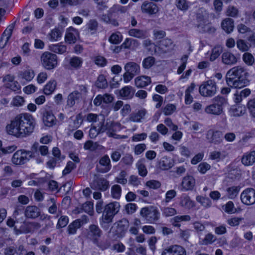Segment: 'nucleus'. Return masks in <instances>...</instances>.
I'll return each instance as SVG.
<instances>
[{"label": "nucleus", "instance_id": "obj_54", "mask_svg": "<svg viewBox=\"0 0 255 255\" xmlns=\"http://www.w3.org/2000/svg\"><path fill=\"white\" fill-rule=\"evenodd\" d=\"M222 51V48L220 46H217L214 47L212 49V53L210 55V61H213L215 60L220 56Z\"/></svg>", "mask_w": 255, "mask_h": 255}, {"label": "nucleus", "instance_id": "obj_18", "mask_svg": "<svg viewBox=\"0 0 255 255\" xmlns=\"http://www.w3.org/2000/svg\"><path fill=\"white\" fill-rule=\"evenodd\" d=\"M79 35L78 30L73 27H70L66 30L65 35V40L66 42L69 44L74 43L79 37Z\"/></svg>", "mask_w": 255, "mask_h": 255}, {"label": "nucleus", "instance_id": "obj_25", "mask_svg": "<svg viewBox=\"0 0 255 255\" xmlns=\"http://www.w3.org/2000/svg\"><path fill=\"white\" fill-rule=\"evenodd\" d=\"M241 162L245 166H251L255 162V150L244 154L241 159Z\"/></svg>", "mask_w": 255, "mask_h": 255}, {"label": "nucleus", "instance_id": "obj_52", "mask_svg": "<svg viewBox=\"0 0 255 255\" xmlns=\"http://www.w3.org/2000/svg\"><path fill=\"white\" fill-rule=\"evenodd\" d=\"M178 237L185 242H188L190 236V230L189 229L182 230L180 229L178 231Z\"/></svg>", "mask_w": 255, "mask_h": 255}, {"label": "nucleus", "instance_id": "obj_9", "mask_svg": "<svg viewBox=\"0 0 255 255\" xmlns=\"http://www.w3.org/2000/svg\"><path fill=\"white\" fill-rule=\"evenodd\" d=\"M41 61L45 68L48 70L52 69L57 65V56L50 52H45L41 56Z\"/></svg>", "mask_w": 255, "mask_h": 255}, {"label": "nucleus", "instance_id": "obj_39", "mask_svg": "<svg viewBox=\"0 0 255 255\" xmlns=\"http://www.w3.org/2000/svg\"><path fill=\"white\" fill-rule=\"evenodd\" d=\"M180 205L186 209H191L194 207V203L190 198L186 195H182L181 197Z\"/></svg>", "mask_w": 255, "mask_h": 255}, {"label": "nucleus", "instance_id": "obj_40", "mask_svg": "<svg viewBox=\"0 0 255 255\" xmlns=\"http://www.w3.org/2000/svg\"><path fill=\"white\" fill-rule=\"evenodd\" d=\"M246 110L245 106H234L230 110V112L233 116L239 117L243 115L246 113Z\"/></svg>", "mask_w": 255, "mask_h": 255}, {"label": "nucleus", "instance_id": "obj_47", "mask_svg": "<svg viewBox=\"0 0 255 255\" xmlns=\"http://www.w3.org/2000/svg\"><path fill=\"white\" fill-rule=\"evenodd\" d=\"M136 166L138 169V174L142 177H145L147 174V171L143 163V160L140 159L137 161Z\"/></svg>", "mask_w": 255, "mask_h": 255}, {"label": "nucleus", "instance_id": "obj_43", "mask_svg": "<svg viewBox=\"0 0 255 255\" xmlns=\"http://www.w3.org/2000/svg\"><path fill=\"white\" fill-rule=\"evenodd\" d=\"M56 87V82L55 80L50 81L44 87L43 92L45 95H49L55 90Z\"/></svg>", "mask_w": 255, "mask_h": 255}, {"label": "nucleus", "instance_id": "obj_31", "mask_svg": "<svg viewBox=\"0 0 255 255\" xmlns=\"http://www.w3.org/2000/svg\"><path fill=\"white\" fill-rule=\"evenodd\" d=\"M43 121L45 126L50 127L56 124V119L50 112L46 111L43 114Z\"/></svg>", "mask_w": 255, "mask_h": 255}, {"label": "nucleus", "instance_id": "obj_51", "mask_svg": "<svg viewBox=\"0 0 255 255\" xmlns=\"http://www.w3.org/2000/svg\"><path fill=\"white\" fill-rule=\"evenodd\" d=\"M99 146L100 145L97 142L92 140H88L85 143L84 148L86 150L94 151L97 149Z\"/></svg>", "mask_w": 255, "mask_h": 255}, {"label": "nucleus", "instance_id": "obj_20", "mask_svg": "<svg viewBox=\"0 0 255 255\" xmlns=\"http://www.w3.org/2000/svg\"><path fill=\"white\" fill-rule=\"evenodd\" d=\"M100 165L102 168L97 167L98 171L101 173H106L109 171L112 167L110 159L108 155H105L99 160Z\"/></svg>", "mask_w": 255, "mask_h": 255}, {"label": "nucleus", "instance_id": "obj_49", "mask_svg": "<svg viewBox=\"0 0 255 255\" xmlns=\"http://www.w3.org/2000/svg\"><path fill=\"white\" fill-rule=\"evenodd\" d=\"M82 63L83 60L82 58L76 56L71 58L69 62L70 66L76 69L81 67Z\"/></svg>", "mask_w": 255, "mask_h": 255}, {"label": "nucleus", "instance_id": "obj_8", "mask_svg": "<svg viewBox=\"0 0 255 255\" xmlns=\"http://www.w3.org/2000/svg\"><path fill=\"white\" fill-rule=\"evenodd\" d=\"M126 72L124 74V80L127 83L131 80L135 75L140 73V66L134 62L126 63L124 67Z\"/></svg>", "mask_w": 255, "mask_h": 255}, {"label": "nucleus", "instance_id": "obj_23", "mask_svg": "<svg viewBox=\"0 0 255 255\" xmlns=\"http://www.w3.org/2000/svg\"><path fill=\"white\" fill-rule=\"evenodd\" d=\"M195 185V180L192 176H186L181 183L182 190L189 191L193 189Z\"/></svg>", "mask_w": 255, "mask_h": 255}, {"label": "nucleus", "instance_id": "obj_19", "mask_svg": "<svg viewBox=\"0 0 255 255\" xmlns=\"http://www.w3.org/2000/svg\"><path fill=\"white\" fill-rule=\"evenodd\" d=\"M174 47L172 40L169 38H165L160 41L159 49L162 53H166L171 51Z\"/></svg>", "mask_w": 255, "mask_h": 255}, {"label": "nucleus", "instance_id": "obj_34", "mask_svg": "<svg viewBox=\"0 0 255 255\" xmlns=\"http://www.w3.org/2000/svg\"><path fill=\"white\" fill-rule=\"evenodd\" d=\"M251 90L249 88H246L241 91L240 92L237 91L234 94V102L236 103H240L241 102L243 98H246L251 94Z\"/></svg>", "mask_w": 255, "mask_h": 255}, {"label": "nucleus", "instance_id": "obj_17", "mask_svg": "<svg viewBox=\"0 0 255 255\" xmlns=\"http://www.w3.org/2000/svg\"><path fill=\"white\" fill-rule=\"evenodd\" d=\"M141 10L143 13L152 15L158 12L159 8L156 4L152 2L145 1L142 3L141 6Z\"/></svg>", "mask_w": 255, "mask_h": 255}, {"label": "nucleus", "instance_id": "obj_38", "mask_svg": "<svg viewBox=\"0 0 255 255\" xmlns=\"http://www.w3.org/2000/svg\"><path fill=\"white\" fill-rule=\"evenodd\" d=\"M146 111L145 110H140L137 112L132 113L130 115L129 119V121L133 122H140L145 115Z\"/></svg>", "mask_w": 255, "mask_h": 255}, {"label": "nucleus", "instance_id": "obj_4", "mask_svg": "<svg viewBox=\"0 0 255 255\" xmlns=\"http://www.w3.org/2000/svg\"><path fill=\"white\" fill-rule=\"evenodd\" d=\"M208 14L205 9L201 8L197 13V19L198 24L197 27L201 32H214L215 28L211 27L208 20Z\"/></svg>", "mask_w": 255, "mask_h": 255}, {"label": "nucleus", "instance_id": "obj_58", "mask_svg": "<svg viewBox=\"0 0 255 255\" xmlns=\"http://www.w3.org/2000/svg\"><path fill=\"white\" fill-rule=\"evenodd\" d=\"M127 175V173L125 170L121 171L119 176L116 178V182L122 185L126 184L128 181L126 178Z\"/></svg>", "mask_w": 255, "mask_h": 255}, {"label": "nucleus", "instance_id": "obj_46", "mask_svg": "<svg viewBox=\"0 0 255 255\" xmlns=\"http://www.w3.org/2000/svg\"><path fill=\"white\" fill-rule=\"evenodd\" d=\"M62 35L60 30L58 28H54L48 34L47 37L51 41H57Z\"/></svg>", "mask_w": 255, "mask_h": 255}, {"label": "nucleus", "instance_id": "obj_57", "mask_svg": "<svg viewBox=\"0 0 255 255\" xmlns=\"http://www.w3.org/2000/svg\"><path fill=\"white\" fill-rule=\"evenodd\" d=\"M196 200L205 207L207 208L211 206V201L208 198L198 196L196 197Z\"/></svg>", "mask_w": 255, "mask_h": 255}, {"label": "nucleus", "instance_id": "obj_3", "mask_svg": "<svg viewBox=\"0 0 255 255\" xmlns=\"http://www.w3.org/2000/svg\"><path fill=\"white\" fill-rule=\"evenodd\" d=\"M212 103L206 106L205 112L208 115L219 116L224 113V107L227 104V100L221 96L214 97Z\"/></svg>", "mask_w": 255, "mask_h": 255}, {"label": "nucleus", "instance_id": "obj_33", "mask_svg": "<svg viewBox=\"0 0 255 255\" xmlns=\"http://www.w3.org/2000/svg\"><path fill=\"white\" fill-rule=\"evenodd\" d=\"M128 34L129 36L139 39H145L148 35L146 30L136 28H132L128 30Z\"/></svg>", "mask_w": 255, "mask_h": 255}, {"label": "nucleus", "instance_id": "obj_64", "mask_svg": "<svg viewBox=\"0 0 255 255\" xmlns=\"http://www.w3.org/2000/svg\"><path fill=\"white\" fill-rule=\"evenodd\" d=\"M76 168V165L72 161L67 162V165L62 172L63 175H66L70 173L72 170Z\"/></svg>", "mask_w": 255, "mask_h": 255}, {"label": "nucleus", "instance_id": "obj_59", "mask_svg": "<svg viewBox=\"0 0 255 255\" xmlns=\"http://www.w3.org/2000/svg\"><path fill=\"white\" fill-rule=\"evenodd\" d=\"M247 106L251 115L255 118V97L249 101Z\"/></svg>", "mask_w": 255, "mask_h": 255}, {"label": "nucleus", "instance_id": "obj_41", "mask_svg": "<svg viewBox=\"0 0 255 255\" xmlns=\"http://www.w3.org/2000/svg\"><path fill=\"white\" fill-rule=\"evenodd\" d=\"M226 156L227 154L225 151L220 152L219 151L215 150L210 153L209 158L211 160H214L219 162L224 159Z\"/></svg>", "mask_w": 255, "mask_h": 255}, {"label": "nucleus", "instance_id": "obj_30", "mask_svg": "<svg viewBox=\"0 0 255 255\" xmlns=\"http://www.w3.org/2000/svg\"><path fill=\"white\" fill-rule=\"evenodd\" d=\"M82 226L81 221L80 219H77L71 223L67 229V233L69 235H74L77 233V230Z\"/></svg>", "mask_w": 255, "mask_h": 255}, {"label": "nucleus", "instance_id": "obj_22", "mask_svg": "<svg viewBox=\"0 0 255 255\" xmlns=\"http://www.w3.org/2000/svg\"><path fill=\"white\" fill-rule=\"evenodd\" d=\"M174 164V160L171 157L164 156L158 162V167L162 170H167L171 168Z\"/></svg>", "mask_w": 255, "mask_h": 255}, {"label": "nucleus", "instance_id": "obj_63", "mask_svg": "<svg viewBox=\"0 0 255 255\" xmlns=\"http://www.w3.org/2000/svg\"><path fill=\"white\" fill-rule=\"evenodd\" d=\"M176 210L173 208L165 207L162 210V215L165 217H169L175 215Z\"/></svg>", "mask_w": 255, "mask_h": 255}, {"label": "nucleus", "instance_id": "obj_5", "mask_svg": "<svg viewBox=\"0 0 255 255\" xmlns=\"http://www.w3.org/2000/svg\"><path fill=\"white\" fill-rule=\"evenodd\" d=\"M140 215L146 223L154 224L159 220L160 213L156 207L149 206L142 208Z\"/></svg>", "mask_w": 255, "mask_h": 255}, {"label": "nucleus", "instance_id": "obj_16", "mask_svg": "<svg viewBox=\"0 0 255 255\" xmlns=\"http://www.w3.org/2000/svg\"><path fill=\"white\" fill-rule=\"evenodd\" d=\"M107 127H108L107 134L108 136L116 139L121 138L120 135L116 133V132L121 130L122 128V125L120 123L114 122H107Z\"/></svg>", "mask_w": 255, "mask_h": 255}, {"label": "nucleus", "instance_id": "obj_28", "mask_svg": "<svg viewBox=\"0 0 255 255\" xmlns=\"http://www.w3.org/2000/svg\"><path fill=\"white\" fill-rule=\"evenodd\" d=\"M93 186L95 189L104 191L109 187V182L105 178H100L94 181Z\"/></svg>", "mask_w": 255, "mask_h": 255}, {"label": "nucleus", "instance_id": "obj_24", "mask_svg": "<svg viewBox=\"0 0 255 255\" xmlns=\"http://www.w3.org/2000/svg\"><path fill=\"white\" fill-rule=\"evenodd\" d=\"M24 215L29 219H35L40 215V210L36 206H28L24 210Z\"/></svg>", "mask_w": 255, "mask_h": 255}, {"label": "nucleus", "instance_id": "obj_27", "mask_svg": "<svg viewBox=\"0 0 255 255\" xmlns=\"http://www.w3.org/2000/svg\"><path fill=\"white\" fill-rule=\"evenodd\" d=\"M80 98L81 94L77 90L71 92L67 97L66 106L68 108L73 107Z\"/></svg>", "mask_w": 255, "mask_h": 255}, {"label": "nucleus", "instance_id": "obj_29", "mask_svg": "<svg viewBox=\"0 0 255 255\" xmlns=\"http://www.w3.org/2000/svg\"><path fill=\"white\" fill-rule=\"evenodd\" d=\"M190 220L191 217L189 215H178L172 218L170 222L174 227L180 228L181 227L180 222L182 221L188 222Z\"/></svg>", "mask_w": 255, "mask_h": 255}, {"label": "nucleus", "instance_id": "obj_26", "mask_svg": "<svg viewBox=\"0 0 255 255\" xmlns=\"http://www.w3.org/2000/svg\"><path fill=\"white\" fill-rule=\"evenodd\" d=\"M222 59L223 63L226 65H234L237 62V58L232 52L226 51L223 53Z\"/></svg>", "mask_w": 255, "mask_h": 255}, {"label": "nucleus", "instance_id": "obj_56", "mask_svg": "<svg viewBox=\"0 0 255 255\" xmlns=\"http://www.w3.org/2000/svg\"><path fill=\"white\" fill-rule=\"evenodd\" d=\"M155 58L152 56H148L143 59L142 66L145 69L150 68L155 63Z\"/></svg>", "mask_w": 255, "mask_h": 255}, {"label": "nucleus", "instance_id": "obj_10", "mask_svg": "<svg viewBox=\"0 0 255 255\" xmlns=\"http://www.w3.org/2000/svg\"><path fill=\"white\" fill-rule=\"evenodd\" d=\"M102 235V231L97 225L94 224L91 225L87 230V238L92 241L94 244L98 246H99V239L101 237Z\"/></svg>", "mask_w": 255, "mask_h": 255}, {"label": "nucleus", "instance_id": "obj_12", "mask_svg": "<svg viewBox=\"0 0 255 255\" xmlns=\"http://www.w3.org/2000/svg\"><path fill=\"white\" fill-rule=\"evenodd\" d=\"M206 138L210 143L219 144L223 142V133L220 130L211 129L207 131Z\"/></svg>", "mask_w": 255, "mask_h": 255}, {"label": "nucleus", "instance_id": "obj_48", "mask_svg": "<svg viewBox=\"0 0 255 255\" xmlns=\"http://www.w3.org/2000/svg\"><path fill=\"white\" fill-rule=\"evenodd\" d=\"M243 60L246 65L249 66L253 65L255 63V59L254 56L250 53L245 52L243 55Z\"/></svg>", "mask_w": 255, "mask_h": 255}, {"label": "nucleus", "instance_id": "obj_35", "mask_svg": "<svg viewBox=\"0 0 255 255\" xmlns=\"http://www.w3.org/2000/svg\"><path fill=\"white\" fill-rule=\"evenodd\" d=\"M223 29L227 33H230L233 31L234 28V20L231 18L224 19L221 23Z\"/></svg>", "mask_w": 255, "mask_h": 255}, {"label": "nucleus", "instance_id": "obj_6", "mask_svg": "<svg viewBox=\"0 0 255 255\" xmlns=\"http://www.w3.org/2000/svg\"><path fill=\"white\" fill-rule=\"evenodd\" d=\"M120 208V205L118 202H112L106 205L102 215L103 221L106 223H112Z\"/></svg>", "mask_w": 255, "mask_h": 255}, {"label": "nucleus", "instance_id": "obj_15", "mask_svg": "<svg viewBox=\"0 0 255 255\" xmlns=\"http://www.w3.org/2000/svg\"><path fill=\"white\" fill-rule=\"evenodd\" d=\"M161 255H186V251L183 247L174 245L164 249Z\"/></svg>", "mask_w": 255, "mask_h": 255}, {"label": "nucleus", "instance_id": "obj_36", "mask_svg": "<svg viewBox=\"0 0 255 255\" xmlns=\"http://www.w3.org/2000/svg\"><path fill=\"white\" fill-rule=\"evenodd\" d=\"M127 7L124 6L119 4L113 5L109 10V13L111 15H119V14L125 13L127 11Z\"/></svg>", "mask_w": 255, "mask_h": 255}, {"label": "nucleus", "instance_id": "obj_53", "mask_svg": "<svg viewBox=\"0 0 255 255\" xmlns=\"http://www.w3.org/2000/svg\"><path fill=\"white\" fill-rule=\"evenodd\" d=\"M122 40V35L119 33H113L109 37V41L110 43L118 44Z\"/></svg>", "mask_w": 255, "mask_h": 255}, {"label": "nucleus", "instance_id": "obj_50", "mask_svg": "<svg viewBox=\"0 0 255 255\" xmlns=\"http://www.w3.org/2000/svg\"><path fill=\"white\" fill-rule=\"evenodd\" d=\"M237 47L242 52L248 51L251 47L250 44L243 39H238L237 41Z\"/></svg>", "mask_w": 255, "mask_h": 255}, {"label": "nucleus", "instance_id": "obj_1", "mask_svg": "<svg viewBox=\"0 0 255 255\" xmlns=\"http://www.w3.org/2000/svg\"><path fill=\"white\" fill-rule=\"evenodd\" d=\"M36 126L35 119L30 114L23 113L17 115L6 127L7 132L18 137L30 135Z\"/></svg>", "mask_w": 255, "mask_h": 255}, {"label": "nucleus", "instance_id": "obj_55", "mask_svg": "<svg viewBox=\"0 0 255 255\" xmlns=\"http://www.w3.org/2000/svg\"><path fill=\"white\" fill-rule=\"evenodd\" d=\"M122 189L119 185H115L111 189L112 196L114 198L119 199L121 195Z\"/></svg>", "mask_w": 255, "mask_h": 255}, {"label": "nucleus", "instance_id": "obj_61", "mask_svg": "<svg viewBox=\"0 0 255 255\" xmlns=\"http://www.w3.org/2000/svg\"><path fill=\"white\" fill-rule=\"evenodd\" d=\"M69 222V218L66 216H61L58 220L56 227L58 229L65 227Z\"/></svg>", "mask_w": 255, "mask_h": 255}, {"label": "nucleus", "instance_id": "obj_42", "mask_svg": "<svg viewBox=\"0 0 255 255\" xmlns=\"http://www.w3.org/2000/svg\"><path fill=\"white\" fill-rule=\"evenodd\" d=\"M49 48L51 51L58 54H63L66 51L67 49L66 46L61 43L51 44L49 46Z\"/></svg>", "mask_w": 255, "mask_h": 255}, {"label": "nucleus", "instance_id": "obj_32", "mask_svg": "<svg viewBox=\"0 0 255 255\" xmlns=\"http://www.w3.org/2000/svg\"><path fill=\"white\" fill-rule=\"evenodd\" d=\"M134 82L137 87L143 88L151 83V78L146 76H138L135 79Z\"/></svg>", "mask_w": 255, "mask_h": 255}, {"label": "nucleus", "instance_id": "obj_7", "mask_svg": "<svg viewBox=\"0 0 255 255\" xmlns=\"http://www.w3.org/2000/svg\"><path fill=\"white\" fill-rule=\"evenodd\" d=\"M217 85L212 80H209L203 82L199 87V93L204 97H212L217 92Z\"/></svg>", "mask_w": 255, "mask_h": 255}, {"label": "nucleus", "instance_id": "obj_11", "mask_svg": "<svg viewBox=\"0 0 255 255\" xmlns=\"http://www.w3.org/2000/svg\"><path fill=\"white\" fill-rule=\"evenodd\" d=\"M31 153L29 151L18 150L13 155L12 162L16 165H21L26 163L31 157Z\"/></svg>", "mask_w": 255, "mask_h": 255}, {"label": "nucleus", "instance_id": "obj_2", "mask_svg": "<svg viewBox=\"0 0 255 255\" xmlns=\"http://www.w3.org/2000/svg\"><path fill=\"white\" fill-rule=\"evenodd\" d=\"M248 73L244 67L236 66L230 69L226 74L227 85L233 88L241 89L250 83L247 78Z\"/></svg>", "mask_w": 255, "mask_h": 255}, {"label": "nucleus", "instance_id": "obj_44", "mask_svg": "<svg viewBox=\"0 0 255 255\" xmlns=\"http://www.w3.org/2000/svg\"><path fill=\"white\" fill-rule=\"evenodd\" d=\"M216 240V237L211 233L207 234L203 239L199 241V244L201 245H208L212 244Z\"/></svg>", "mask_w": 255, "mask_h": 255}, {"label": "nucleus", "instance_id": "obj_21", "mask_svg": "<svg viewBox=\"0 0 255 255\" xmlns=\"http://www.w3.org/2000/svg\"><path fill=\"white\" fill-rule=\"evenodd\" d=\"M15 26V23L9 25L1 35L0 39V45L3 47L10 39L13 29Z\"/></svg>", "mask_w": 255, "mask_h": 255}, {"label": "nucleus", "instance_id": "obj_37", "mask_svg": "<svg viewBox=\"0 0 255 255\" xmlns=\"http://www.w3.org/2000/svg\"><path fill=\"white\" fill-rule=\"evenodd\" d=\"M134 90L132 87L125 86L120 91V95L125 99H131L134 95Z\"/></svg>", "mask_w": 255, "mask_h": 255}, {"label": "nucleus", "instance_id": "obj_45", "mask_svg": "<svg viewBox=\"0 0 255 255\" xmlns=\"http://www.w3.org/2000/svg\"><path fill=\"white\" fill-rule=\"evenodd\" d=\"M240 187L239 186H232L228 188L226 191L229 198L231 199L235 198L238 195L240 191Z\"/></svg>", "mask_w": 255, "mask_h": 255}, {"label": "nucleus", "instance_id": "obj_14", "mask_svg": "<svg viewBox=\"0 0 255 255\" xmlns=\"http://www.w3.org/2000/svg\"><path fill=\"white\" fill-rule=\"evenodd\" d=\"M116 225L117 229L115 235L117 238H122L125 237L129 227V222L128 219L123 218L114 224Z\"/></svg>", "mask_w": 255, "mask_h": 255}, {"label": "nucleus", "instance_id": "obj_60", "mask_svg": "<svg viewBox=\"0 0 255 255\" xmlns=\"http://www.w3.org/2000/svg\"><path fill=\"white\" fill-rule=\"evenodd\" d=\"M224 209L225 211L228 214H233L237 211L232 201L228 202L225 205Z\"/></svg>", "mask_w": 255, "mask_h": 255}, {"label": "nucleus", "instance_id": "obj_62", "mask_svg": "<svg viewBox=\"0 0 255 255\" xmlns=\"http://www.w3.org/2000/svg\"><path fill=\"white\" fill-rule=\"evenodd\" d=\"M176 5L178 9L183 11L187 10L189 6L186 0H176Z\"/></svg>", "mask_w": 255, "mask_h": 255}, {"label": "nucleus", "instance_id": "obj_13", "mask_svg": "<svg viewBox=\"0 0 255 255\" xmlns=\"http://www.w3.org/2000/svg\"><path fill=\"white\" fill-rule=\"evenodd\" d=\"M242 202L246 205L250 206L255 204V190L249 188L244 190L240 196Z\"/></svg>", "mask_w": 255, "mask_h": 255}]
</instances>
